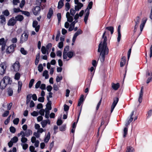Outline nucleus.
Here are the masks:
<instances>
[{"instance_id": "e433bc0d", "label": "nucleus", "mask_w": 152, "mask_h": 152, "mask_svg": "<svg viewBox=\"0 0 152 152\" xmlns=\"http://www.w3.org/2000/svg\"><path fill=\"white\" fill-rule=\"evenodd\" d=\"M0 19L1 20L0 22L1 23H4L6 22L5 18L3 15L0 16Z\"/></svg>"}, {"instance_id": "6ab92c4d", "label": "nucleus", "mask_w": 152, "mask_h": 152, "mask_svg": "<svg viewBox=\"0 0 152 152\" xmlns=\"http://www.w3.org/2000/svg\"><path fill=\"white\" fill-rule=\"evenodd\" d=\"M41 124L42 127L43 128H44L47 125V124H50V122L49 120H43L41 122Z\"/></svg>"}, {"instance_id": "f3484780", "label": "nucleus", "mask_w": 152, "mask_h": 152, "mask_svg": "<svg viewBox=\"0 0 152 152\" xmlns=\"http://www.w3.org/2000/svg\"><path fill=\"white\" fill-rule=\"evenodd\" d=\"M66 17L67 19V20L69 22H71L73 21V17L70 15V13L69 12H66Z\"/></svg>"}, {"instance_id": "603ef678", "label": "nucleus", "mask_w": 152, "mask_h": 152, "mask_svg": "<svg viewBox=\"0 0 152 152\" xmlns=\"http://www.w3.org/2000/svg\"><path fill=\"white\" fill-rule=\"evenodd\" d=\"M66 7L65 10L66 11H68L70 8V5L68 2H67L65 5Z\"/></svg>"}, {"instance_id": "aec40b11", "label": "nucleus", "mask_w": 152, "mask_h": 152, "mask_svg": "<svg viewBox=\"0 0 152 152\" xmlns=\"http://www.w3.org/2000/svg\"><path fill=\"white\" fill-rule=\"evenodd\" d=\"M69 46H67L65 47L64 48L63 53V58H66V53L69 50Z\"/></svg>"}, {"instance_id": "bf43d9fd", "label": "nucleus", "mask_w": 152, "mask_h": 152, "mask_svg": "<svg viewBox=\"0 0 152 152\" xmlns=\"http://www.w3.org/2000/svg\"><path fill=\"white\" fill-rule=\"evenodd\" d=\"M134 151V149L131 147H129L126 152H133Z\"/></svg>"}, {"instance_id": "c756f323", "label": "nucleus", "mask_w": 152, "mask_h": 152, "mask_svg": "<svg viewBox=\"0 0 152 152\" xmlns=\"http://www.w3.org/2000/svg\"><path fill=\"white\" fill-rule=\"evenodd\" d=\"M126 61L125 57H123L121 59V61L120 63V66L121 67H123L124 66L126 63Z\"/></svg>"}, {"instance_id": "5fc2aeb1", "label": "nucleus", "mask_w": 152, "mask_h": 152, "mask_svg": "<svg viewBox=\"0 0 152 152\" xmlns=\"http://www.w3.org/2000/svg\"><path fill=\"white\" fill-rule=\"evenodd\" d=\"M29 150L31 152H37L35 150V148L33 146H30L29 147Z\"/></svg>"}, {"instance_id": "c03bdc74", "label": "nucleus", "mask_w": 152, "mask_h": 152, "mask_svg": "<svg viewBox=\"0 0 152 152\" xmlns=\"http://www.w3.org/2000/svg\"><path fill=\"white\" fill-rule=\"evenodd\" d=\"M152 116V110H149L148 112L147 118H149Z\"/></svg>"}, {"instance_id": "f03ea898", "label": "nucleus", "mask_w": 152, "mask_h": 152, "mask_svg": "<svg viewBox=\"0 0 152 152\" xmlns=\"http://www.w3.org/2000/svg\"><path fill=\"white\" fill-rule=\"evenodd\" d=\"M32 133V131L30 129H27L26 130L25 132L21 131L18 134V136L20 137L21 135H23L26 137H28L31 135Z\"/></svg>"}, {"instance_id": "9b49d317", "label": "nucleus", "mask_w": 152, "mask_h": 152, "mask_svg": "<svg viewBox=\"0 0 152 152\" xmlns=\"http://www.w3.org/2000/svg\"><path fill=\"white\" fill-rule=\"evenodd\" d=\"M143 93V87H142L140 91V92L138 99V101L139 103H141L142 100V96Z\"/></svg>"}, {"instance_id": "dca6fc26", "label": "nucleus", "mask_w": 152, "mask_h": 152, "mask_svg": "<svg viewBox=\"0 0 152 152\" xmlns=\"http://www.w3.org/2000/svg\"><path fill=\"white\" fill-rule=\"evenodd\" d=\"M47 99L48 101V102L46 105V108L45 110H50L52 109L51 106V101L49 100V99L48 97H47Z\"/></svg>"}, {"instance_id": "69168bd1", "label": "nucleus", "mask_w": 152, "mask_h": 152, "mask_svg": "<svg viewBox=\"0 0 152 152\" xmlns=\"http://www.w3.org/2000/svg\"><path fill=\"white\" fill-rule=\"evenodd\" d=\"M20 52L23 55H26L27 53V52L23 48H21L20 49Z\"/></svg>"}, {"instance_id": "393cba45", "label": "nucleus", "mask_w": 152, "mask_h": 152, "mask_svg": "<svg viewBox=\"0 0 152 152\" xmlns=\"http://www.w3.org/2000/svg\"><path fill=\"white\" fill-rule=\"evenodd\" d=\"M77 4V5L75 6V10L79 11V10L83 7V5L82 3H79Z\"/></svg>"}, {"instance_id": "864d4df0", "label": "nucleus", "mask_w": 152, "mask_h": 152, "mask_svg": "<svg viewBox=\"0 0 152 152\" xmlns=\"http://www.w3.org/2000/svg\"><path fill=\"white\" fill-rule=\"evenodd\" d=\"M52 45L51 43H49L46 46V48L47 50V53L48 54V50L50 49L52 47Z\"/></svg>"}, {"instance_id": "3c124183", "label": "nucleus", "mask_w": 152, "mask_h": 152, "mask_svg": "<svg viewBox=\"0 0 152 152\" xmlns=\"http://www.w3.org/2000/svg\"><path fill=\"white\" fill-rule=\"evenodd\" d=\"M41 84V81H38L37 83L35 85V88H38L40 86Z\"/></svg>"}, {"instance_id": "6e6d98bb", "label": "nucleus", "mask_w": 152, "mask_h": 152, "mask_svg": "<svg viewBox=\"0 0 152 152\" xmlns=\"http://www.w3.org/2000/svg\"><path fill=\"white\" fill-rule=\"evenodd\" d=\"M43 69V67L41 64H40L39 65L38 67V70L39 72H41Z\"/></svg>"}, {"instance_id": "72a5a7b5", "label": "nucleus", "mask_w": 152, "mask_h": 152, "mask_svg": "<svg viewBox=\"0 0 152 152\" xmlns=\"http://www.w3.org/2000/svg\"><path fill=\"white\" fill-rule=\"evenodd\" d=\"M128 128L127 127H125L123 129V137H125L127 134Z\"/></svg>"}, {"instance_id": "5701e85b", "label": "nucleus", "mask_w": 152, "mask_h": 152, "mask_svg": "<svg viewBox=\"0 0 152 152\" xmlns=\"http://www.w3.org/2000/svg\"><path fill=\"white\" fill-rule=\"evenodd\" d=\"M147 19L145 18L142 21V23L140 25V31H142L143 29V28L145 26V25Z\"/></svg>"}, {"instance_id": "b1692460", "label": "nucleus", "mask_w": 152, "mask_h": 152, "mask_svg": "<svg viewBox=\"0 0 152 152\" xmlns=\"http://www.w3.org/2000/svg\"><path fill=\"white\" fill-rule=\"evenodd\" d=\"M24 19V18L22 15H18L15 17V20L17 21H22Z\"/></svg>"}, {"instance_id": "cd10ccee", "label": "nucleus", "mask_w": 152, "mask_h": 152, "mask_svg": "<svg viewBox=\"0 0 152 152\" xmlns=\"http://www.w3.org/2000/svg\"><path fill=\"white\" fill-rule=\"evenodd\" d=\"M84 95H81L80 99L79 100L78 103V106H80L81 104L83 103L84 100Z\"/></svg>"}, {"instance_id": "58836bf2", "label": "nucleus", "mask_w": 152, "mask_h": 152, "mask_svg": "<svg viewBox=\"0 0 152 152\" xmlns=\"http://www.w3.org/2000/svg\"><path fill=\"white\" fill-rule=\"evenodd\" d=\"M106 29L110 31L111 32V34H112L113 32L114 28L112 26L107 27L105 28Z\"/></svg>"}, {"instance_id": "f704fd0d", "label": "nucleus", "mask_w": 152, "mask_h": 152, "mask_svg": "<svg viewBox=\"0 0 152 152\" xmlns=\"http://www.w3.org/2000/svg\"><path fill=\"white\" fill-rule=\"evenodd\" d=\"M21 135L22 137V138L21 139V142L23 143L26 142L28 140L25 137V136L23 135Z\"/></svg>"}, {"instance_id": "4d7b16f0", "label": "nucleus", "mask_w": 152, "mask_h": 152, "mask_svg": "<svg viewBox=\"0 0 152 152\" xmlns=\"http://www.w3.org/2000/svg\"><path fill=\"white\" fill-rule=\"evenodd\" d=\"M9 113V111L8 110H6L2 114V116L4 117L7 116Z\"/></svg>"}, {"instance_id": "4468645a", "label": "nucleus", "mask_w": 152, "mask_h": 152, "mask_svg": "<svg viewBox=\"0 0 152 152\" xmlns=\"http://www.w3.org/2000/svg\"><path fill=\"white\" fill-rule=\"evenodd\" d=\"M14 50V47L13 45H11L9 46L6 50V53H10L13 52Z\"/></svg>"}, {"instance_id": "a19ab883", "label": "nucleus", "mask_w": 152, "mask_h": 152, "mask_svg": "<svg viewBox=\"0 0 152 152\" xmlns=\"http://www.w3.org/2000/svg\"><path fill=\"white\" fill-rule=\"evenodd\" d=\"M13 91L12 89L11 88H9L8 89V94L9 96H12V95Z\"/></svg>"}, {"instance_id": "ea45409f", "label": "nucleus", "mask_w": 152, "mask_h": 152, "mask_svg": "<svg viewBox=\"0 0 152 152\" xmlns=\"http://www.w3.org/2000/svg\"><path fill=\"white\" fill-rule=\"evenodd\" d=\"M134 20L135 23V26H137L140 20V18L139 17H137Z\"/></svg>"}, {"instance_id": "9d476101", "label": "nucleus", "mask_w": 152, "mask_h": 152, "mask_svg": "<svg viewBox=\"0 0 152 152\" xmlns=\"http://www.w3.org/2000/svg\"><path fill=\"white\" fill-rule=\"evenodd\" d=\"M40 8L39 6H36L33 10V13L34 15H37L39 14L40 11Z\"/></svg>"}, {"instance_id": "8fccbe9b", "label": "nucleus", "mask_w": 152, "mask_h": 152, "mask_svg": "<svg viewBox=\"0 0 152 152\" xmlns=\"http://www.w3.org/2000/svg\"><path fill=\"white\" fill-rule=\"evenodd\" d=\"M20 77V74L18 72H17L15 75V79L17 80H18Z\"/></svg>"}, {"instance_id": "09e8293b", "label": "nucleus", "mask_w": 152, "mask_h": 152, "mask_svg": "<svg viewBox=\"0 0 152 152\" xmlns=\"http://www.w3.org/2000/svg\"><path fill=\"white\" fill-rule=\"evenodd\" d=\"M19 119L18 118H16L13 120V123L14 124L17 125L19 122Z\"/></svg>"}, {"instance_id": "39448f33", "label": "nucleus", "mask_w": 152, "mask_h": 152, "mask_svg": "<svg viewBox=\"0 0 152 152\" xmlns=\"http://www.w3.org/2000/svg\"><path fill=\"white\" fill-rule=\"evenodd\" d=\"M28 35L26 33H23L20 38V43H23L26 41L28 39Z\"/></svg>"}, {"instance_id": "13d9d810", "label": "nucleus", "mask_w": 152, "mask_h": 152, "mask_svg": "<svg viewBox=\"0 0 152 152\" xmlns=\"http://www.w3.org/2000/svg\"><path fill=\"white\" fill-rule=\"evenodd\" d=\"M10 132L12 133H15L16 130L15 128L13 126L10 127Z\"/></svg>"}, {"instance_id": "774afa93", "label": "nucleus", "mask_w": 152, "mask_h": 152, "mask_svg": "<svg viewBox=\"0 0 152 152\" xmlns=\"http://www.w3.org/2000/svg\"><path fill=\"white\" fill-rule=\"evenodd\" d=\"M31 115L34 116H36L38 115L39 113H38L35 111H34L31 114Z\"/></svg>"}, {"instance_id": "bb28decb", "label": "nucleus", "mask_w": 152, "mask_h": 152, "mask_svg": "<svg viewBox=\"0 0 152 152\" xmlns=\"http://www.w3.org/2000/svg\"><path fill=\"white\" fill-rule=\"evenodd\" d=\"M7 84L3 82L2 80L0 83V88L1 89H4L7 86Z\"/></svg>"}, {"instance_id": "4c0bfd02", "label": "nucleus", "mask_w": 152, "mask_h": 152, "mask_svg": "<svg viewBox=\"0 0 152 152\" xmlns=\"http://www.w3.org/2000/svg\"><path fill=\"white\" fill-rule=\"evenodd\" d=\"M31 94H28L27 95L26 97V103L27 104H28V103L30 102L31 98Z\"/></svg>"}, {"instance_id": "f257e3e1", "label": "nucleus", "mask_w": 152, "mask_h": 152, "mask_svg": "<svg viewBox=\"0 0 152 152\" xmlns=\"http://www.w3.org/2000/svg\"><path fill=\"white\" fill-rule=\"evenodd\" d=\"M106 33V31L103 33L102 36V39H104L103 42H101L99 44L98 50V52L100 53L99 59L101 62L104 61L105 55L107 54L108 53V49L107 47V43L106 42L107 38L106 36H105Z\"/></svg>"}, {"instance_id": "c85d7f7f", "label": "nucleus", "mask_w": 152, "mask_h": 152, "mask_svg": "<svg viewBox=\"0 0 152 152\" xmlns=\"http://www.w3.org/2000/svg\"><path fill=\"white\" fill-rule=\"evenodd\" d=\"M50 132H48L47 136L45 137V139L44 140V141L45 143H47L48 142L50 139Z\"/></svg>"}, {"instance_id": "412c9836", "label": "nucleus", "mask_w": 152, "mask_h": 152, "mask_svg": "<svg viewBox=\"0 0 152 152\" xmlns=\"http://www.w3.org/2000/svg\"><path fill=\"white\" fill-rule=\"evenodd\" d=\"M134 113V112L133 111H132L130 115V117L129 118H128V120H127V122L126 123V126H127L129 123H130L132 121L133 118H132V116L133 115Z\"/></svg>"}, {"instance_id": "20e7f679", "label": "nucleus", "mask_w": 152, "mask_h": 152, "mask_svg": "<svg viewBox=\"0 0 152 152\" xmlns=\"http://www.w3.org/2000/svg\"><path fill=\"white\" fill-rule=\"evenodd\" d=\"M20 65L18 61H16L12 66V69L15 71L17 72L20 69Z\"/></svg>"}, {"instance_id": "0eeeda50", "label": "nucleus", "mask_w": 152, "mask_h": 152, "mask_svg": "<svg viewBox=\"0 0 152 152\" xmlns=\"http://www.w3.org/2000/svg\"><path fill=\"white\" fill-rule=\"evenodd\" d=\"M66 58L63 59L65 60L66 61H68L73 56L74 53L72 51H70L68 53H66Z\"/></svg>"}, {"instance_id": "a18cd8bd", "label": "nucleus", "mask_w": 152, "mask_h": 152, "mask_svg": "<svg viewBox=\"0 0 152 152\" xmlns=\"http://www.w3.org/2000/svg\"><path fill=\"white\" fill-rule=\"evenodd\" d=\"M34 81V79H31L29 83V88H31L33 86Z\"/></svg>"}, {"instance_id": "de8ad7c7", "label": "nucleus", "mask_w": 152, "mask_h": 152, "mask_svg": "<svg viewBox=\"0 0 152 152\" xmlns=\"http://www.w3.org/2000/svg\"><path fill=\"white\" fill-rule=\"evenodd\" d=\"M18 140V138L17 137H14L11 139V140L13 143H15L17 142Z\"/></svg>"}, {"instance_id": "79ce46f5", "label": "nucleus", "mask_w": 152, "mask_h": 152, "mask_svg": "<svg viewBox=\"0 0 152 152\" xmlns=\"http://www.w3.org/2000/svg\"><path fill=\"white\" fill-rule=\"evenodd\" d=\"M41 51L42 53L43 54H45L47 53V50L45 46H42L41 48Z\"/></svg>"}, {"instance_id": "0e129e2a", "label": "nucleus", "mask_w": 152, "mask_h": 152, "mask_svg": "<svg viewBox=\"0 0 152 152\" xmlns=\"http://www.w3.org/2000/svg\"><path fill=\"white\" fill-rule=\"evenodd\" d=\"M11 115H10L5 120L4 122L5 124L7 125L9 123L10 118Z\"/></svg>"}, {"instance_id": "338daca9", "label": "nucleus", "mask_w": 152, "mask_h": 152, "mask_svg": "<svg viewBox=\"0 0 152 152\" xmlns=\"http://www.w3.org/2000/svg\"><path fill=\"white\" fill-rule=\"evenodd\" d=\"M25 4V0H22L20 4V8H22Z\"/></svg>"}, {"instance_id": "a878e982", "label": "nucleus", "mask_w": 152, "mask_h": 152, "mask_svg": "<svg viewBox=\"0 0 152 152\" xmlns=\"http://www.w3.org/2000/svg\"><path fill=\"white\" fill-rule=\"evenodd\" d=\"M119 86L120 85L119 83H117L116 84L113 83L112 84V88L115 90H117L119 88Z\"/></svg>"}, {"instance_id": "2f4dec72", "label": "nucleus", "mask_w": 152, "mask_h": 152, "mask_svg": "<svg viewBox=\"0 0 152 152\" xmlns=\"http://www.w3.org/2000/svg\"><path fill=\"white\" fill-rule=\"evenodd\" d=\"M53 14V11L52 9L51 8H50L49 10V11L47 15V18H48L50 19L51 16H52V14Z\"/></svg>"}, {"instance_id": "1a4fd4ad", "label": "nucleus", "mask_w": 152, "mask_h": 152, "mask_svg": "<svg viewBox=\"0 0 152 152\" xmlns=\"http://www.w3.org/2000/svg\"><path fill=\"white\" fill-rule=\"evenodd\" d=\"M38 22L36 21H34L33 22V27L35 28V29L36 32H38L40 28V26L38 25Z\"/></svg>"}, {"instance_id": "6e6552de", "label": "nucleus", "mask_w": 152, "mask_h": 152, "mask_svg": "<svg viewBox=\"0 0 152 152\" xmlns=\"http://www.w3.org/2000/svg\"><path fill=\"white\" fill-rule=\"evenodd\" d=\"M16 21L14 17H12L8 21L7 25L8 26H14L16 23Z\"/></svg>"}, {"instance_id": "052dcab7", "label": "nucleus", "mask_w": 152, "mask_h": 152, "mask_svg": "<svg viewBox=\"0 0 152 152\" xmlns=\"http://www.w3.org/2000/svg\"><path fill=\"white\" fill-rule=\"evenodd\" d=\"M3 14L4 15L6 16H8L10 15L9 12L7 10H6L3 12Z\"/></svg>"}, {"instance_id": "680f3d73", "label": "nucleus", "mask_w": 152, "mask_h": 152, "mask_svg": "<svg viewBox=\"0 0 152 152\" xmlns=\"http://www.w3.org/2000/svg\"><path fill=\"white\" fill-rule=\"evenodd\" d=\"M22 12L23 14L27 16H29L30 15V13L28 12L22 11Z\"/></svg>"}, {"instance_id": "a211bd4d", "label": "nucleus", "mask_w": 152, "mask_h": 152, "mask_svg": "<svg viewBox=\"0 0 152 152\" xmlns=\"http://www.w3.org/2000/svg\"><path fill=\"white\" fill-rule=\"evenodd\" d=\"M85 12V14L84 18V21L85 23H86L90 12L89 10L87 9V10H86Z\"/></svg>"}, {"instance_id": "f8f14e48", "label": "nucleus", "mask_w": 152, "mask_h": 152, "mask_svg": "<svg viewBox=\"0 0 152 152\" xmlns=\"http://www.w3.org/2000/svg\"><path fill=\"white\" fill-rule=\"evenodd\" d=\"M0 45L2 46V50L3 51L5 49L6 45V42L5 41L4 39L3 38L0 39Z\"/></svg>"}, {"instance_id": "2eb2a0df", "label": "nucleus", "mask_w": 152, "mask_h": 152, "mask_svg": "<svg viewBox=\"0 0 152 152\" xmlns=\"http://www.w3.org/2000/svg\"><path fill=\"white\" fill-rule=\"evenodd\" d=\"M1 80L7 85L10 83L11 81L10 78L7 76L4 77Z\"/></svg>"}, {"instance_id": "37998d69", "label": "nucleus", "mask_w": 152, "mask_h": 152, "mask_svg": "<svg viewBox=\"0 0 152 152\" xmlns=\"http://www.w3.org/2000/svg\"><path fill=\"white\" fill-rule=\"evenodd\" d=\"M93 5V2L92 1H90L88 4L87 8H86V10H87V9L89 11V10L91 9L92 6Z\"/></svg>"}, {"instance_id": "49530a36", "label": "nucleus", "mask_w": 152, "mask_h": 152, "mask_svg": "<svg viewBox=\"0 0 152 152\" xmlns=\"http://www.w3.org/2000/svg\"><path fill=\"white\" fill-rule=\"evenodd\" d=\"M50 110H45V117L46 118H49V115L50 113Z\"/></svg>"}, {"instance_id": "e2e57ef3", "label": "nucleus", "mask_w": 152, "mask_h": 152, "mask_svg": "<svg viewBox=\"0 0 152 152\" xmlns=\"http://www.w3.org/2000/svg\"><path fill=\"white\" fill-rule=\"evenodd\" d=\"M13 11L15 13L18 12H22V10H20L19 8H14L13 9Z\"/></svg>"}, {"instance_id": "c9c22d12", "label": "nucleus", "mask_w": 152, "mask_h": 152, "mask_svg": "<svg viewBox=\"0 0 152 152\" xmlns=\"http://www.w3.org/2000/svg\"><path fill=\"white\" fill-rule=\"evenodd\" d=\"M48 71L47 70H45L43 72V76L45 77V78L46 79H48L49 77V75L48 74Z\"/></svg>"}, {"instance_id": "7ed1b4c3", "label": "nucleus", "mask_w": 152, "mask_h": 152, "mask_svg": "<svg viewBox=\"0 0 152 152\" xmlns=\"http://www.w3.org/2000/svg\"><path fill=\"white\" fill-rule=\"evenodd\" d=\"M6 64L5 62H3L0 64V75H3L4 74L6 69Z\"/></svg>"}, {"instance_id": "423d86ee", "label": "nucleus", "mask_w": 152, "mask_h": 152, "mask_svg": "<svg viewBox=\"0 0 152 152\" xmlns=\"http://www.w3.org/2000/svg\"><path fill=\"white\" fill-rule=\"evenodd\" d=\"M118 98L117 97H115L114 98L113 102L111 107V112L112 113L118 101Z\"/></svg>"}, {"instance_id": "7c9ffc66", "label": "nucleus", "mask_w": 152, "mask_h": 152, "mask_svg": "<svg viewBox=\"0 0 152 152\" xmlns=\"http://www.w3.org/2000/svg\"><path fill=\"white\" fill-rule=\"evenodd\" d=\"M22 85V82L21 81H19L18 82V93H20L21 91Z\"/></svg>"}, {"instance_id": "ddd939ff", "label": "nucleus", "mask_w": 152, "mask_h": 152, "mask_svg": "<svg viewBox=\"0 0 152 152\" xmlns=\"http://www.w3.org/2000/svg\"><path fill=\"white\" fill-rule=\"evenodd\" d=\"M82 33V31L80 29H79L77 32L74 34L72 38V41L73 42H75L77 36L79 34H81Z\"/></svg>"}, {"instance_id": "473e14b6", "label": "nucleus", "mask_w": 152, "mask_h": 152, "mask_svg": "<svg viewBox=\"0 0 152 152\" xmlns=\"http://www.w3.org/2000/svg\"><path fill=\"white\" fill-rule=\"evenodd\" d=\"M64 1L61 0L59 1L58 4V9H60L62 8L63 6L64 5L63 3Z\"/></svg>"}, {"instance_id": "4be33fe9", "label": "nucleus", "mask_w": 152, "mask_h": 152, "mask_svg": "<svg viewBox=\"0 0 152 152\" xmlns=\"http://www.w3.org/2000/svg\"><path fill=\"white\" fill-rule=\"evenodd\" d=\"M77 20H75L71 23L70 25V27L69 28V31H71L73 30L75 27V25L76 23L77 22Z\"/></svg>"}]
</instances>
